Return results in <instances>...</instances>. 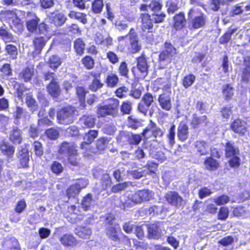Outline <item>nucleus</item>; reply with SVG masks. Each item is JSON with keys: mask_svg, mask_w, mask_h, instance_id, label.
<instances>
[{"mask_svg": "<svg viewBox=\"0 0 250 250\" xmlns=\"http://www.w3.org/2000/svg\"><path fill=\"white\" fill-rule=\"evenodd\" d=\"M140 36L147 43H152L155 40V29L153 27V19L148 13H142Z\"/></svg>", "mask_w": 250, "mask_h": 250, "instance_id": "1", "label": "nucleus"}, {"mask_svg": "<svg viewBox=\"0 0 250 250\" xmlns=\"http://www.w3.org/2000/svg\"><path fill=\"white\" fill-rule=\"evenodd\" d=\"M78 146L74 142H62L58 146L57 151L59 155L67 154V160L71 166L76 167L79 163L77 156L79 154Z\"/></svg>", "mask_w": 250, "mask_h": 250, "instance_id": "2", "label": "nucleus"}, {"mask_svg": "<svg viewBox=\"0 0 250 250\" xmlns=\"http://www.w3.org/2000/svg\"><path fill=\"white\" fill-rule=\"evenodd\" d=\"M224 147L225 157L228 159L229 166L233 168H239L241 165L239 148L230 141H227L224 145Z\"/></svg>", "mask_w": 250, "mask_h": 250, "instance_id": "3", "label": "nucleus"}, {"mask_svg": "<svg viewBox=\"0 0 250 250\" xmlns=\"http://www.w3.org/2000/svg\"><path fill=\"white\" fill-rule=\"evenodd\" d=\"M111 103L105 105L98 104L97 106L96 115L98 118L107 116H115L118 114L119 101L115 98L111 99Z\"/></svg>", "mask_w": 250, "mask_h": 250, "instance_id": "4", "label": "nucleus"}, {"mask_svg": "<svg viewBox=\"0 0 250 250\" xmlns=\"http://www.w3.org/2000/svg\"><path fill=\"white\" fill-rule=\"evenodd\" d=\"M25 25L29 32L35 34H47L48 29L51 28L45 22H40V18L36 15L33 19L27 20Z\"/></svg>", "mask_w": 250, "mask_h": 250, "instance_id": "5", "label": "nucleus"}, {"mask_svg": "<svg viewBox=\"0 0 250 250\" xmlns=\"http://www.w3.org/2000/svg\"><path fill=\"white\" fill-rule=\"evenodd\" d=\"M154 193L148 189L144 188L136 191L134 193L128 196V199L135 204H140L148 202L154 198Z\"/></svg>", "mask_w": 250, "mask_h": 250, "instance_id": "6", "label": "nucleus"}, {"mask_svg": "<svg viewBox=\"0 0 250 250\" xmlns=\"http://www.w3.org/2000/svg\"><path fill=\"white\" fill-rule=\"evenodd\" d=\"M163 92L159 95L158 99L161 108L165 111H169L172 108L171 90L170 84H166L162 88Z\"/></svg>", "mask_w": 250, "mask_h": 250, "instance_id": "7", "label": "nucleus"}, {"mask_svg": "<svg viewBox=\"0 0 250 250\" xmlns=\"http://www.w3.org/2000/svg\"><path fill=\"white\" fill-rule=\"evenodd\" d=\"M74 110L71 106L62 107L57 112L58 122L61 124L68 125L73 122Z\"/></svg>", "mask_w": 250, "mask_h": 250, "instance_id": "8", "label": "nucleus"}, {"mask_svg": "<svg viewBox=\"0 0 250 250\" xmlns=\"http://www.w3.org/2000/svg\"><path fill=\"white\" fill-rule=\"evenodd\" d=\"M41 35L34 38L33 39V45L35 51L40 53L44 47L45 46L47 42L50 39L53 35V31L52 28L48 29L47 34H38Z\"/></svg>", "mask_w": 250, "mask_h": 250, "instance_id": "9", "label": "nucleus"}, {"mask_svg": "<svg viewBox=\"0 0 250 250\" xmlns=\"http://www.w3.org/2000/svg\"><path fill=\"white\" fill-rule=\"evenodd\" d=\"M229 129L239 136H244L248 131L247 123L241 119L236 118L230 123Z\"/></svg>", "mask_w": 250, "mask_h": 250, "instance_id": "10", "label": "nucleus"}, {"mask_svg": "<svg viewBox=\"0 0 250 250\" xmlns=\"http://www.w3.org/2000/svg\"><path fill=\"white\" fill-rule=\"evenodd\" d=\"M154 102V97L151 93L146 92L145 93L141 99V102L138 104L137 109L138 111L146 116L147 114L149 107Z\"/></svg>", "mask_w": 250, "mask_h": 250, "instance_id": "11", "label": "nucleus"}, {"mask_svg": "<svg viewBox=\"0 0 250 250\" xmlns=\"http://www.w3.org/2000/svg\"><path fill=\"white\" fill-rule=\"evenodd\" d=\"M101 73L98 71H89L86 76V80L89 81L92 79L89 85V89L96 92L98 89L103 86V83L101 82Z\"/></svg>", "mask_w": 250, "mask_h": 250, "instance_id": "12", "label": "nucleus"}, {"mask_svg": "<svg viewBox=\"0 0 250 250\" xmlns=\"http://www.w3.org/2000/svg\"><path fill=\"white\" fill-rule=\"evenodd\" d=\"M105 233L108 239L115 242H120L121 235H124L118 224H114L113 226H106Z\"/></svg>", "mask_w": 250, "mask_h": 250, "instance_id": "13", "label": "nucleus"}, {"mask_svg": "<svg viewBox=\"0 0 250 250\" xmlns=\"http://www.w3.org/2000/svg\"><path fill=\"white\" fill-rule=\"evenodd\" d=\"M164 48L165 49L159 54V60L162 61L168 60L170 62L172 57L176 55L177 50L169 42H165Z\"/></svg>", "mask_w": 250, "mask_h": 250, "instance_id": "14", "label": "nucleus"}, {"mask_svg": "<svg viewBox=\"0 0 250 250\" xmlns=\"http://www.w3.org/2000/svg\"><path fill=\"white\" fill-rule=\"evenodd\" d=\"M193 146L195 154L198 156H207L209 154V145L206 141L197 140Z\"/></svg>", "mask_w": 250, "mask_h": 250, "instance_id": "15", "label": "nucleus"}, {"mask_svg": "<svg viewBox=\"0 0 250 250\" xmlns=\"http://www.w3.org/2000/svg\"><path fill=\"white\" fill-rule=\"evenodd\" d=\"M164 197L168 204L176 208H179L183 201L182 197L175 191H168Z\"/></svg>", "mask_w": 250, "mask_h": 250, "instance_id": "16", "label": "nucleus"}, {"mask_svg": "<svg viewBox=\"0 0 250 250\" xmlns=\"http://www.w3.org/2000/svg\"><path fill=\"white\" fill-rule=\"evenodd\" d=\"M187 20L184 12H179L173 17L172 28L179 31L186 27Z\"/></svg>", "mask_w": 250, "mask_h": 250, "instance_id": "17", "label": "nucleus"}, {"mask_svg": "<svg viewBox=\"0 0 250 250\" xmlns=\"http://www.w3.org/2000/svg\"><path fill=\"white\" fill-rule=\"evenodd\" d=\"M136 66L139 71L145 77L147 75L148 71V65L147 59L144 52L141 53L140 56L136 58Z\"/></svg>", "mask_w": 250, "mask_h": 250, "instance_id": "18", "label": "nucleus"}, {"mask_svg": "<svg viewBox=\"0 0 250 250\" xmlns=\"http://www.w3.org/2000/svg\"><path fill=\"white\" fill-rule=\"evenodd\" d=\"M189 128L187 122L181 121L177 127V135L178 140L181 142L186 141L189 137Z\"/></svg>", "mask_w": 250, "mask_h": 250, "instance_id": "19", "label": "nucleus"}, {"mask_svg": "<svg viewBox=\"0 0 250 250\" xmlns=\"http://www.w3.org/2000/svg\"><path fill=\"white\" fill-rule=\"evenodd\" d=\"M208 122L206 115L199 116L196 113H194L190 120V125L192 129H196L207 126Z\"/></svg>", "mask_w": 250, "mask_h": 250, "instance_id": "20", "label": "nucleus"}, {"mask_svg": "<svg viewBox=\"0 0 250 250\" xmlns=\"http://www.w3.org/2000/svg\"><path fill=\"white\" fill-rule=\"evenodd\" d=\"M0 151L7 158H12L15 152V147L5 140H2L0 142Z\"/></svg>", "mask_w": 250, "mask_h": 250, "instance_id": "21", "label": "nucleus"}, {"mask_svg": "<svg viewBox=\"0 0 250 250\" xmlns=\"http://www.w3.org/2000/svg\"><path fill=\"white\" fill-rule=\"evenodd\" d=\"M22 131L18 127H12L9 133V140L13 144H21L22 142Z\"/></svg>", "mask_w": 250, "mask_h": 250, "instance_id": "22", "label": "nucleus"}, {"mask_svg": "<svg viewBox=\"0 0 250 250\" xmlns=\"http://www.w3.org/2000/svg\"><path fill=\"white\" fill-rule=\"evenodd\" d=\"M205 168L208 171L217 170L221 166L220 162L211 156L206 157L203 161Z\"/></svg>", "mask_w": 250, "mask_h": 250, "instance_id": "23", "label": "nucleus"}, {"mask_svg": "<svg viewBox=\"0 0 250 250\" xmlns=\"http://www.w3.org/2000/svg\"><path fill=\"white\" fill-rule=\"evenodd\" d=\"M18 159L21 166L20 167L27 168L29 167V151L27 148H21L19 152Z\"/></svg>", "mask_w": 250, "mask_h": 250, "instance_id": "24", "label": "nucleus"}, {"mask_svg": "<svg viewBox=\"0 0 250 250\" xmlns=\"http://www.w3.org/2000/svg\"><path fill=\"white\" fill-rule=\"evenodd\" d=\"M46 88L48 94L53 98H58L61 94L62 90L57 81L50 82Z\"/></svg>", "mask_w": 250, "mask_h": 250, "instance_id": "25", "label": "nucleus"}, {"mask_svg": "<svg viewBox=\"0 0 250 250\" xmlns=\"http://www.w3.org/2000/svg\"><path fill=\"white\" fill-rule=\"evenodd\" d=\"M110 140L111 138L107 137H101L98 138L95 143L96 151L93 153L101 154L107 148Z\"/></svg>", "mask_w": 250, "mask_h": 250, "instance_id": "26", "label": "nucleus"}, {"mask_svg": "<svg viewBox=\"0 0 250 250\" xmlns=\"http://www.w3.org/2000/svg\"><path fill=\"white\" fill-rule=\"evenodd\" d=\"M147 237L149 239H159L161 237L162 231L158 225L151 224L147 225Z\"/></svg>", "mask_w": 250, "mask_h": 250, "instance_id": "27", "label": "nucleus"}, {"mask_svg": "<svg viewBox=\"0 0 250 250\" xmlns=\"http://www.w3.org/2000/svg\"><path fill=\"white\" fill-rule=\"evenodd\" d=\"M126 49L130 54L138 53L142 49V45L139 40H129V43L126 44Z\"/></svg>", "mask_w": 250, "mask_h": 250, "instance_id": "28", "label": "nucleus"}, {"mask_svg": "<svg viewBox=\"0 0 250 250\" xmlns=\"http://www.w3.org/2000/svg\"><path fill=\"white\" fill-rule=\"evenodd\" d=\"M192 29H198L205 26L206 24V16L200 12L198 16L194 17L190 21Z\"/></svg>", "mask_w": 250, "mask_h": 250, "instance_id": "29", "label": "nucleus"}, {"mask_svg": "<svg viewBox=\"0 0 250 250\" xmlns=\"http://www.w3.org/2000/svg\"><path fill=\"white\" fill-rule=\"evenodd\" d=\"M96 118L93 115H83L80 119V122L84 128H92L96 125Z\"/></svg>", "mask_w": 250, "mask_h": 250, "instance_id": "30", "label": "nucleus"}, {"mask_svg": "<svg viewBox=\"0 0 250 250\" xmlns=\"http://www.w3.org/2000/svg\"><path fill=\"white\" fill-rule=\"evenodd\" d=\"M0 37L5 43L16 42L15 38L9 32L5 25L0 27Z\"/></svg>", "mask_w": 250, "mask_h": 250, "instance_id": "31", "label": "nucleus"}, {"mask_svg": "<svg viewBox=\"0 0 250 250\" xmlns=\"http://www.w3.org/2000/svg\"><path fill=\"white\" fill-rule=\"evenodd\" d=\"M61 244L64 246L73 247L77 244V240L72 234L65 233L62 235L59 239Z\"/></svg>", "mask_w": 250, "mask_h": 250, "instance_id": "32", "label": "nucleus"}, {"mask_svg": "<svg viewBox=\"0 0 250 250\" xmlns=\"http://www.w3.org/2000/svg\"><path fill=\"white\" fill-rule=\"evenodd\" d=\"M34 74V68L27 66L23 68L19 74V79L25 82H28L31 80Z\"/></svg>", "mask_w": 250, "mask_h": 250, "instance_id": "33", "label": "nucleus"}, {"mask_svg": "<svg viewBox=\"0 0 250 250\" xmlns=\"http://www.w3.org/2000/svg\"><path fill=\"white\" fill-rule=\"evenodd\" d=\"M75 233L83 239L89 238L92 233L91 229L86 226H78L75 229Z\"/></svg>", "mask_w": 250, "mask_h": 250, "instance_id": "34", "label": "nucleus"}, {"mask_svg": "<svg viewBox=\"0 0 250 250\" xmlns=\"http://www.w3.org/2000/svg\"><path fill=\"white\" fill-rule=\"evenodd\" d=\"M94 41L96 44L103 45L106 47H108L113 44V40L111 37H108L104 38L103 35L100 33L96 34Z\"/></svg>", "mask_w": 250, "mask_h": 250, "instance_id": "35", "label": "nucleus"}, {"mask_svg": "<svg viewBox=\"0 0 250 250\" xmlns=\"http://www.w3.org/2000/svg\"><path fill=\"white\" fill-rule=\"evenodd\" d=\"M82 188L79 183H76L71 185L66 190V195L68 198L75 197L79 194Z\"/></svg>", "mask_w": 250, "mask_h": 250, "instance_id": "36", "label": "nucleus"}, {"mask_svg": "<svg viewBox=\"0 0 250 250\" xmlns=\"http://www.w3.org/2000/svg\"><path fill=\"white\" fill-rule=\"evenodd\" d=\"M247 214L248 211L243 206H237L233 208L232 214L234 217L245 219L247 218Z\"/></svg>", "mask_w": 250, "mask_h": 250, "instance_id": "37", "label": "nucleus"}, {"mask_svg": "<svg viewBox=\"0 0 250 250\" xmlns=\"http://www.w3.org/2000/svg\"><path fill=\"white\" fill-rule=\"evenodd\" d=\"M112 180L109 174H103L100 179V187L102 191H104L111 187Z\"/></svg>", "mask_w": 250, "mask_h": 250, "instance_id": "38", "label": "nucleus"}, {"mask_svg": "<svg viewBox=\"0 0 250 250\" xmlns=\"http://www.w3.org/2000/svg\"><path fill=\"white\" fill-rule=\"evenodd\" d=\"M234 88L230 83L224 84L222 86V92L224 99L226 101L230 100L234 95Z\"/></svg>", "mask_w": 250, "mask_h": 250, "instance_id": "39", "label": "nucleus"}, {"mask_svg": "<svg viewBox=\"0 0 250 250\" xmlns=\"http://www.w3.org/2000/svg\"><path fill=\"white\" fill-rule=\"evenodd\" d=\"M156 124L152 120H150L147 126L143 129L142 135L146 140L151 139V134H152Z\"/></svg>", "mask_w": 250, "mask_h": 250, "instance_id": "40", "label": "nucleus"}, {"mask_svg": "<svg viewBox=\"0 0 250 250\" xmlns=\"http://www.w3.org/2000/svg\"><path fill=\"white\" fill-rule=\"evenodd\" d=\"M68 16L71 19L78 20L83 24H85L87 22L86 15L84 13L75 11H70L68 14Z\"/></svg>", "mask_w": 250, "mask_h": 250, "instance_id": "41", "label": "nucleus"}, {"mask_svg": "<svg viewBox=\"0 0 250 250\" xmlns=\"http://www.w3.org/2000/svg\"><path fill=\"white\" fill-rule=\"evenodd\" d=\"M119 82L118 76L115 73H110L107 76L104 82L107 87L114 88L117 85Z\"/></svg>", "mask_w": 250, "mask_h": 250, "instance_id": "42", "label": "nucleus"}, {"mask_svg": "<svg viewBox=\"0 0 250 250\" xmlns=\"http://www.w3.org/2000/svg\"><path fill=\"white\" fill-rule=\"evenodd\" d=\"M237 31V28H234L233 29L229 28V30L224 33L221 36L219 40V42L220 44H225L229 42L231 40V36Z\"/></svg>", "mask_w": 250, "mask_h": 250, "instance_id": "43", "label": "nucleus"}, {"mask_svg": "<svg viewBox=\"0 0 250 250\" xmlns=\"http://www.w3.org/2000/svg\"><path fill=\"white\" fill-rule=\"evenodd\" d=\"M118 71L120 76L125 79L129 78V68L125 61L121 62L118 68Z\"/></svg>", "mask_w": 250, "mask_h": 250, "instance_id": "44", "label": "nucleus"}, {"mask_svg": "<svg viewBox=\"0 0 250 250\" xmlns=\"http://www.w3.org/2000/svg\"><path fill=\"white\" fill-rule=\"evenodd\" d=\"M104 6L103 0H93L91 3V11L96 14H100L102 12Z\"/></svg>", "mask_w": 250, "mask_h": 250, "instance_id": "45", "label": "nucleus"}, {"mask_svg": "<svg viewBox=\"0 0 250 250\" xmlns=\"http://www.w3.org/2000/svg\"><path fill=\"white\" fill-rule=\"evenodd\" d=\"M50 169L52 173L56 175H59L64 170L62 164L58 161H54L50 165Z\"/></svg>", "mask_w": 250, "mask_h": 250, "instance_id": "46", "label": "nucleus"}, {"mask_svg": "<svg viewBox=\"0 0 250 250\" xmlns=\"http://www.w3.org/2000/svg\"><path fill=\"white\" fill-rule=\"evenodd\" d=\"M5 50L8 55L12 60H16L18 55V50L16 46L12 44H6L5 46Z\"/></svg>", "mask_w": 250, "mask_h": 250, "instance_id": "47", "label": "nucleus"}, {"mask_svg": "<svg viewBox=\"0 0 250 250\" xmlns=\"http://www.w3.org/2000/svg\"><path fill=\"white\" fill-rule=\"evenodd\" d=\"M87 91L83 86H78L76 87V93L79 102L81 104H84L85 96Z\"/></svg>", "mask_w": 250, "mask_h": 250, "instance_id": "48", "label": "nucleus"}, {"mask_svg": "<svg viewBox=\"0 0 250 250\" xmlns=\"http://www.w3.org/2000/svg\"><path fill=\"white\" fill-rule=\"evenodd\" d=\"M175 125L172 124L168 130L167 135L168 143L170 147H173L175 144Z\"/></svg>", "mask_w": 250, "mask_h": 250, "instance_id": "49", "label": "nucleus"}, {"mask_svg": "<svg viewBox=\"0 0 250 250\" xmlns=\"http://www.w3.org/2000/svg\"><path fill=\"white\" fill-rule=\"evenodd\" d=\"M195 79L196 77L193 74L186 75L182 80V85L185 88H188L194 83Z\"/></svg>", "mask_w": 250, "mask_h": 250, "instance_id": "50", "label": "nucleus"}, {"mask_svg": "<svg viewBox=\"0 0 250 250\" xmlns=\"http://www.w3.org/2000/svg\"><path fill=\"white\" fill-rule=\"evenodd\" d=\"M48 63L51 68L55 70L61 65L62 60L59 56L52 55L48 60Z\"/></svg>", "mask_w": 250, "mask_h": 250, "instance_id": "51", "label": "nucleus"}, {"mask_svg": "<svg viewBox=\"0 0 250 250\" xmlns=\"http://www.w3.org/2000/svg\"><path fill=\"white\" fill-rule=\"evenodd\" d=\"M74 48L77 54L82 55L83 54L85 48V43L81 38L77 39L74 43Z\"/></svg>", "mask_w": 250, "mask_h": 250, "instance_id": "52", "label": "nucleus"}, {"mask_svg": "<svg viewBox=\"0 0 250 250\" xmlns=\"http://www.w3.org/2000/svg\"><path fill=\"white\" fill-rule=\"evenodd\" d=\"M142 136L141 134L130 133L128 137L127 143L130 146L138 145L142 140Z\"/></svg>", "mask_w": 250, "mask_h": 250, "instance_id": "53", "label": "nucleus"}, {"mask_svg": "<svg viewBox=\"0 0 250 250\" xmlns=\"http://www.w3.org/2000/svg\"><path fill=\"white\" fill-rule=\"evenodd\" d=\"M92 195L91 193H87L84 196L81 202V206L84 210L89 209L92 202Z\"/></svg>", "mask_w": 250, "mask_h": 250, "instance_id": "54", "label": "nucleus"}, {"mask_svg": "<svg viewBox=\"0 0 250 250\" xmlns=\"http://www.w3.org/2000/svg\"><path fill=\"white\" fill-rule=\"evenodd\" d=\"M81 62L84 67L87 70L92 69L94 67V60L89 56L86 55L83 58Z\"/></svg>", "mask_w": 250, "mask_h": 250, "instance_id": "55", "label": "nucleus"}, {"mask_svg": "<svg viewBox=\"0 0 250 250\" xmlns=\"http://www.w3.org/2000/svg\"><path fill=\"white\" fill-rule=\"evenodd\" d=\"M163 209L164 208L162 206L153 205L147 209V212L149 215L157 216L162 213Z\"/></svg>", "mask_w": 250, "mask_h": 250, "instance_id": "56", "label": "nucleus"}, {"mask_svg": "<svg viewBox=\"0 0 250 250\" xmlns=\"http://www.w3.org/2000/svg\"><path fill=\"white\" fill-rule=\"evenodd\" d=\"M98 136V131L97 130H89L88 132L84 133L83 138L84 140L87 141L90 144H92Z\"/></svg>", "mask_w": 250, "mask_h": 250, "instance_id": "57", "label": "nucleus"}, {"mask_svg": "<svg viewBox=\"0 0 250 250\" xmlns=\"http://www.w3.org/2000/svg\"><path fill=\"white\" fill-rule=\"evenodd\" d=\"M66 17L62 13H57L53 17L52 21L56 26H62L66 21Z\"/></svg>", "mask_w": 250, "mask_h": 250, "instance_id": "58", "label": "nucleus"}, {"mask_svg": "<svg viewBox=\"0 0 250 250\" xmlns=\"http://www.w3.org/2000/svg\"><path fill=\"white\" fill-rule=\"evenodd\" d=\"M44 133L48 139L52 140H55L57 139L60 135V133L58 129L54 127H50L46 129Z\"/></svg>", "mask_w": 250, "mask_h": 250, "instance_id": "59", "label": "nucleus"}, {"mask_svg": "<svg viewBox=\"0 0 250 250\" xmlns=\"http://www.w3.org/2000/svg\"><path fill=\"white\" fill-rule=\"evenodd\" d=\"M179 0H170L167 2V12L168 14H173L177 11L179 7L178 6Z\"/></svg>", "mask_w": 250, "mask_h": 250, "instance_id": "60", "label": "nucleus"}, {"mask_svg": "<svg viewBox=\"0 0 250 250\" xmlns=\"http://www.w3.org/2000/svg\"><path fill=\"white\" fill-rule=\"evenodd\" d=\"M132 109V103L130 101L126 100L122 102L120 106V110L123 115L130 114Z\"/></svg>", "mask_w": 250, "mask_h": 250, "instance_id": "61", "label": "nucleus"}, {"mask_svg": "<svg viewBox=\"0 0 250 250\" xmlns=\"http://www.w3.org/2000/svg\"><path fill=\"white\" fill-rule=\"evenodd\" d=\"M35 154L36 156L41 158L43 154V148L41 142L35 141L32 144Z\"/></svg>", "mask_w": 250, "mask_h": 250, "instance_id": "62", "label": "nucleus"}, {"mask_svg": "<svg viewBox=\"0 0 250 250\" xmlns=\"http://www.w3.org/2000/svg\"><path fill=\"white\" fill-rule=\"evenodd\" d=\"M210 9L213 11H218L220 8V5H224L227 4V0H209Z\"/></svg>", "mask_w": 250, "mask_h": 250, "instance_id": "63", "label": "nucleus"}, {"mask_svg": "<svg viewBox=\"0 0 250 250\" xmlns=\"http://www.w3.org/2000/svg\"><path fill=\"white\" fill-rule=\"evenodd\" d=\"M229 216V209L227 207H221L218 212L217 219L220 220H226Z\"/></svg>", "mask_w": 250, "mask_h": 250, "instance_id": "64", "label": "nucleus"}]
</instances>
